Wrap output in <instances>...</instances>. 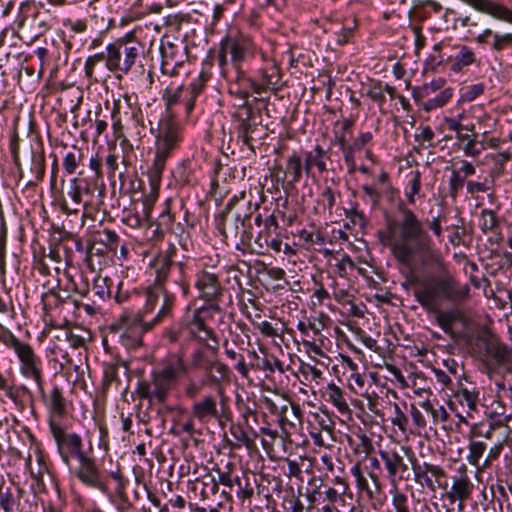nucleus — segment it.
Masks as SVG:
<instances>
[{
    "label": "nucleus",
    "instance_id": "nucleus-1",
    "mask_svg": "<svg viewBox=\"0 0 512 512\" xmlns=\"http://www.w3.org/2000/svg\"><path fill=\"white\" fill-rule=\"evenodd\" d=\"M397 215L387 219L386 238L396 261L405 267H434L445 270V261L425 228L424 222L414 211L400 201Z\"/></svg>",
    "mask_w": 512,
    "mask_h": 512
},
{
    "label": "nucleus",
    "instance_id": "nucleus-2",
    "mask_svg": "<svg viewBox=\"0 0 512 512\" xmlns=\"http://www.w3.org/2000/svg\"><path fill=\"white\" fill-rule=\"evenodd\" d=\"M408 281L416 286L413 295L425 311H436L438 301L459 305L470 297L469 285L460 283L449 272L441 276H431L426 280L417 275H411Z\"/></svg>",
    "mask_w": 512,
    "mask_h": 512
},
{
    "label": "nucleus",
    "instance_id": "nucleus-3",
    "mask_svg": "<svg viewBox=\"0 0 512 512\" xmlns=\"http://www.w3.org/2000/svg\"><path fill=\"white\" fill-rule=\"evenodd\" d=\"M187 372L188 367L183 357L169 354L151 371L150 380L138 382L136 392L141 399H147L151 403H165L169 392Z\"/></svg>",
    "mask_w": 512,
    "mask_h": 512
},
{
    "label": "nucleus",
    "instance_id": "nucleus-4",
    "mask_svg": "<svg viewBox=\"0 0 512 512\" xmlns=\"http://www.w3.org/2000/svg\"><path fill=\"white\" fill-rule=\"evenodd\" d=\"M176 248L171 246L165 253L159 254L151 262L150 267L155 275L157 287L167 288L169 291H180L183 297L189 294L188 282L189 261H175L173 257Z\"/></svg>",
    "mask_w": 512,
    "mask_h": 512
},
{
    "label": "nucleus",
    "instance_id": "nucleus-5",
    "mask_svg": "<svg viewBox=\"0 0 512 512\" xmlns=\"http://www.w3.org/2000/svg\"><path fill=\"white\" fill-rule=\"evenodd\" d=\"M182 140V126L173 118H164L156 135L154 160L148 169L151 186L160 184L166 161L179 148Z\"/></svg>",
    "mask_w": 512,
    "mask_h": 512
},
{
    "label": "nucleus",
    "instance_id": "nucleus-6",
    "mask_svg": "<svg viewBox=\"0 0 512 512\" xmlns=\"http://www.w3.org/2000/svg\"><path fill=\"white\" fill-rule=\"evenodd\" d=\"M5 345L13 349L20 361V373L23 377L32 379L37 386L38 392L44 395V379L41 358L34 352V349L25 342H22L14 335L5 341Z\"/></svg>",
    "mask_w": 512,
    "mask_h": 512
},
{
    "label": "nucleus",
    "instance_id": "nucleus-7",
    "mask_svg": "<svg viewBox=\"0 0 512 512\" xmlns=\"http://www.w3.org/2000/svg\"><path fill=\"white\" fill-rule=\"evenodd\" d=\"M50 432L55 440L59 456L65 465L70 466L71 460L77 461L88 453H93L92 444L84 449L81 436L74 432H67L61 424L54 420L49 423Z\"/></svg>",
    "mask_w": 512,
    "mask_h": 512
},
{
    "label": "nucleus",
    "instance_id": "nucleus-8",
    "mask_svg": "<svg viewBox=\"0 0 512 512\" xmlns=\"http://www.w3.org/2000/svg\"><path fill=\"white\" fill-rule=\"evenodd\" d=\"M150 329L146 319L138 315H126L120 318L114 334L126 349H135L142 345L143 334Z\"/></svg>",
    "mask_w": 512,
    "mask_h": 512
},
{
    "label": "nucleus",
    "instance_id": "nucleus-9",
    "mask_svg": "<svg viewBox=\"0 0 512 512\" xmlns=\"http://www.w3.org/2000/svg\"><path fill=\"white\" fill-rule=\"evenodd\" d=\"M229 367L218 359H211L205 362L204 379L202 382H196L192 379L188 381L184 388V394L193 399L199 395L204 385L218 387L224 380L229 379Z\"/></svg>",
    "mask_w": 512,
    "mask_h": 512
},
{
    "label": "nucleus",
    "instance_id": "nucleus-10",
    "mask_svg": "<svg viewBox=\"0 0 512 512\" xmlns=\"http://www.w3.org/2000/svg\"><path fill=\"white\" fill-rule=\"evenodd\" d=\"M263 65L255 71L253 81H250V88L256 94H262L268 90L277 91L281 87L282 74L275 60L266 57L261 53Z\"/></svg>",
    "mask_w": 512,
    "mask_h": 512
},
{
    "label": "nucleus",
    "instance_id": "nucleus-11",
    "mask_svg": "<svg viewBox=\"0 0 512 512\" xmlns=\"http://www.w3.org/2000/svg\"><path fill=\"white\" fill-rule=\"evenodd\" d=\"M106 68L109 71L128 73L139 57V47L127 43H113L106 46Z\"/></svg>",
    "mask_w": 512,
    "mask_h": 512
},
{
    "label": "nucleus",
    "instance_id": "nucleus-12",
    "mask_svg": "<svg viewBox=\"0 0 512 512\" xmlns=\"http://www.w3.org/2000/svg\"><path fill=\"white\" fill-rule=\"evenodd\" d=\"M401 450L409 458L412 464L414 479L417 483L426 486L428 489L434 491L436 486L443 487L440 482L441 478L446 477L445 470L439 466L428 462L422 464L418 463L413 451L409 447H401ZM447 486L445 483L444 488Z\"/></svg>",
    "mask_w": 512,
    "mask_h": 512
},
{
    "label": "nucleus",
    "instance_id": "nucleus-13",
    "mask_svg": "<svg viewBox=\"0 0 512 512\" xmlns=\"http://www.w3.org/2000/svg\"><path fill=\"white\" fill-rule=\"evenodd\" d=\"M233 208L234 202L231 200L216 217V227L225 239L236 240L239 239L240 226L245 225V221L249 220V214L240 212L232 214Z\"/></svg>",
    "mask_w": 512,
    "mask_h": 512
},
{
    "label": "nucleus",
    "instance_id": "nucleus-14",
    "mask_svg": "<svg viewBox=\"0 0 512 512\" xmlns=\"http://www.w3.org/2000/svg\"><path fill=\"white\" fill-rule=\"evenodd\" d=\"M77 462L78 467L76 469V476L81 483L105 493L107 491V487L103 481L102 474L96 465V461L92 457V453L86 454Z\"/></svg>",
    "mask_w": 512,
    "mask_h": 512
},
{
    "label": "nucleus",
    "instance_id": "nucleus-15",
    "mask_svg": "<svg viewBox=\"0 0 512 512\" xmlns=\"http://www.w3.org/2000/svg\"><path fill=\"white\" fill-rule=\"evenodd\" d=\"M195 287L204 301L215 302L222 296L223 288L218 275L208 270L203 269L195 274Z\"/></svg>",
    "mask_w": 512,
    "mask_h": 512
},
{
    "label": "nucleus",
    "instance_id": "nucleus-16",
    "mask_svg": "<svg viewBox=\"0 0 512 512\" xmlns=\"http://www.w3.org/2000/svg\"><path fill=\"white\" fill-rule=\"evenodd\" d=\"M474 10L491 18L512 25V7L497 0H460Z\"/></svg>",
    "mask_w": 512,
    "mask_h": 512
},
{
    "label": "nucleus",
    "instance_id": "nucleus-17",
    "mask_svg": "<svg viewBox=\"0 0 512 512\" xmlns=\"http://www.w3.org/2000/svg\"><path fill=\"white\" fill-rule=\"evenodd\" d=\"M379 455L387 470V477L393 485L408 479V465L400 453L395 450H379Z\"/></svg>",
    "mask_w": 512,
    "mask_h": 512
},
{
    "label": "nucleus",
    "instance_id": "nucleus-18",
    "mask_svg": "<svg viewBox=\"0 0 512 512\" xmlns=\"http://www.w3.org/2000/svg\"><path fill=\"white\" fill-rule=\"evenodd\" d=\"M484 360L491 367L512 365V349L497 339L488 340L485 342Z\"/></svg>",
    "mask_w": 512,
    "mask_h": 512
},
{
    "label": "nucleus",
    "instance_id": "nucleus-19",
    "mask_svg": "<svg viewBox=\"0 0 512 512\" xmlns=\"http://www.w3.org/2000/svg\"><path fill=\"white\" fill-rule=\"evenodd\" d=\"M223 51L229 53L234 66H242V63L253 55L251 41L243 37H225Z\"/></svg>",
    "mask_w": 512,
    "mask_h": 512
},
{
    "label": "nucleus",
    "instance_id": "nucleus-20",
    "mask_svg": "<svg viewBox=\"0 0 512 512\" xmlns=\"http://www.w3.org/2000/svg\"><path fill=\"white\" fill-rule=\"evenodd\" d=\"M93 194V190L89 184L82 185L78 178H72L69 181L67 195L73 201L75 207L70 208L67 204L63 205V210L66 213H78L79 206L83 205L86 207L89 202L84 198Z\"/></svg>",
    "mask_w": 512,
    "mask_h": 512
},
{
    "label": "nucleus",
    "instance_id": "nucleus-21",
    "mask_svg": "<svg viewBox=\"0 0 512 512\" xmlns=\"http://www.w3.org/2000/svg\"><path fill=\"white\" fill-rule=\"evenodd\" d=\"M194 418L200 423H208L212 419H218L220 414L217 408V400L212 395H206L195 401L191 407Z\"/></svg>",
    "mask_w": 512,
    "mask_h": 512
},
{
    "label": "nucleus",
    "instance_id": "nucleus-22",
    "mask_svg": "<svg viewBox=\"0 0 512 512\" xmlns=\"http://www.w3.org/2000/svg\"><path fill=\"white\" fill-rule=\"evenodd\" d=\"M176 295L175 291H169L167 288L162 289V297L160 304L156 309V314L151 319L147 320V327L153 328L154 326L163 322L166 318L172 316V311L175 306Z\"/></svg>",
    "mask_w": 512,
    "mask_h": 512
},
{
    "label": "nucleus",
    "instance_id": "nucleus-23",
    "mask_svg": "<svg viewBox=\"0 0 512 512\" xmlns=\"http://www.w3.org/2000/svg\"><path fill=\"white\" fill-rule=\"evenodd\" d=\"M206 82L207 77L204 74H200L189 85L183 86V106L186 116L193 112L195 103L204 91Z\"/></svg>",
    "mask_w": 512,
    "mask_h": 512
},
{
    "label": "nucleus",
    "instance_id": "nucleus-24",
    "mask_svg": "<svg viewBox=\"0 0 512 512\" xmlns=\"http://www.w3.org/2000/svg\"><path fill=\"white\" fill-rule=\"evenodd\" d=\"M303 171L304 166L301 157L296 152H293L286 159L282 176L278 175L277 178L278 181H282L283 183L287 181V184L292 186L300 181Z\"/></svg>",
    "mask_w": 512,
    "mask_h": 512
},
{
    "label": "nucleus",
    "instance_id": "nucleus-25",
    "mask_svg": "<svg viewBox=\"0 0 512 512\" xmlns=\"http://www.w3.org/2000/svg\"><path fill=\"white\" fill-rule=\"evenodd\" d=\"M329 158L328 152L320 145H315L312 151L305 152L304 172L309 175L312 167H316L319 173L326 172V159Z\"/></svg>",
    "mask_w": 512,
    "mask_h": 512
},
{
    "label": "nucleus",
    "instance_id": "nucleus-26",
    "mask_svg": "<svg viewBox=\"0 0 512 512\" xmlns=\"http://www.w3.org/2000/svg\"><path fill=\"white\" fill-rule=\"evenodd\" d=\"M454 397L463 407L467 408V416L471 417L474 412H477L479 391L476 387H466L460 383Z\"/></svg>",
    "mask_w": 512,
    "mask_h": 512
},
{
    "label": "nucleus",
    "instance_id": "nucleus-27",
    "mask_svg": "<svg viewBox=\"0 0 512 512\" xmlns=\"http://www.w3.org/2000/svg\"><path fill=\"white\" fill-rule=\"evenodd\" d=\"M435 314V319L439 327L447 334L452 333L453 324L463 317L462 311L456 305L448 310H440L437 306L436 311H427Z\"/></svg>",
    "mask_w": 512,
    "mask_h": 512
},
{
    "label": "nucleus",
    "instance_id": "nucleus-28",
    "mask_svg": "<svg viewBox=\"0 0 512 512\" xmlns=\"http://www.w3.org/2000/svg\"><path fill=\"white\" fill-rule=\"evenodd\" d=\"M473 487V483L466 474H463L460 477H455L451 490L448 493V498L452 503L456 500L463 502L470 497Z\"/></svg>",
    "mask_w": 512,
    "mask_h": 512
},
{
    "label": "nucleus",
    "instance_id": "nucleus-29",
    "mask_svg": "<svg viewBox=\"0 0 512 512\" xmlns=\"http://www.w3.org/2000/svg\"><path fill=\"white\" fill-rule=\"evenodd\" d=\"M30 172L33 175V179L28 181L27 186H34L39 181H42L45 174V154L42 149L31 150Z\"/></svg>",
    "mask_w": 512,
    "mask_h": 512
},
{
    "label": "nucleus",
    "instance_id": "nucleus-30",
    "mask_svg": "<svg viewBox=\"0 0 512 512\" xmlns=\"http://www.w3.org/2000/svg\"><path fill=\"white\" fill-rule=\"evenodd\" d=\"M162 100L165 104L166 117L175 119L174 107L183 104V85L176 88L167 87L162 94Z\"/></svg>",
    "mask_w": 512,
    "mask_h": 512
},
{
    "label": "nucleus",
    "instance_id": "nucleus-31",
    "mask_svg": "<svg viewBox=\"0 0 512 512\" xmlns=\"http://www.w3.org/2000/svg\"><path fill=\"white\" fill-rule=\"evenodd\" d=\"M326 400L330 402L341 414H346L350 411L347 404L344 392L335 383L331 382L326 387Z\"/></svg>",
    "mask_w": 512,
    "mask_h": 512
},
{
    "label": "nucleus",
    "instance_id": "nucleus-32",
    "mask_svg": "<svg viewBox=\"0 0 512 512\" xmlns=\"http://www.w3.org/2000/svg\"><path fill=\"white\" fill-rule=\"evenodd\" d=\"M41 396L44 398L46 406L51 413L62 416L66 412V402L62 395V390L58 386H54L48 396L45 394Z\"/></svg>",
    "mask_w": 512,
    "mask_h": 512
},
{
    "label": "nucleus",
    "instance_id": "nucleus-33",
    "mask_svg": "<svg viewBox=\"0 0 512 512\" xmlns=\"http://www.w3.org/2000/svg\"><path fill=\"white\" fill-rule=\"evenodd\" d=\"M68 297L61 295L59 291L55 289H49L41 296V302L43 304V310L45 317H52V313L61 307Z\"/></svg>",
    "mask_w": 512,
    "mask_h": 512
},
{
    "label": "nucleus",
    "instance_id": "nucleus-34",
    "mask_svg": "<svg viewBox=\"0 0 512 512\" xmlns=\"http://www.w3.org/2000/svg\"><path fill=\"white\" fill-rule=\"evenodd\" d=\"M476 62L475 52L468 46H461L455 55L450 69L453 72H460L463 68L468 67Z\"/></svg>",
    "mask_w": 512,
    "mask_h": 512
},
{
    "label": "nucleus",
    "instance_id": "nucleus-35",
    "mask_svg": "<svg viewBox=\"0 0 512 512\" xmlns=\"http://www.w3.org/2000/svg\"><path fill=\"white\" fill-rule=\"evenodd\" d=\"M209 311V308L207 307H201L196 310H194L192 318L187 324V330L191 338H195L198 333L202 331L204 327L207 325L205 324V317L204 314H207Z\"/></svg>",
    "mask_w": 512,
    "mask_h": 512
},
{
    "label": "nucleus",
    "instance_id": "nucleus-36",
    "mask_svg": "<svg viewBox=\"0 0 512 512\" xmlns=\"http://www.w3.org/2000/svg\"><path fill=\"white\" fill-rule=\"evenodd\" d=\"M162 297V288L157 287L154 282V287L150 288L146 292V302L144 306V315L141 318L146 319L148 313L156 311Z\"/></svg>",
    "mask_w": 512,
    "mask_h": 512
},
{
    "label": "nucleus",
    "instance_id": "nucleus-37",
    "mask_svg": "<svg viewBox=\"0 0 512 512\" xmlns=\"http://www.w3.org/2000/svg\"><path fill=\"white\" fill-rule=\"evenodd\" d=\"M341 194L338 190L333 189L329 185H325L318 198V203L323 206L324 209H327L329 214H332V210L336 205L337 197H340Z\"/></svg>",
    "mask_w": 512,
    "mask_h": 512
},
{
    "label": "nucleus",
    "instance_id": "nucleus-38",
    "mask_svg": "<svg viewBox=\"0 0 512 512\" xmlns=\"http://www.w3.org/2000/svg\"><path fill=\"white\" fill-rule=\"evenodd\" d=\"M499 226V220L496 213L491 209H482L479 216V228L486 234L494 231Z\"/></svg>",
    "mask_w": 512,
    "mask_h": 512
},
{
    "label": "nucleus",
    "instance_id": "nucleus-39",
    "mask_svg": "<svg viewBox=\"0 0 512 512\" xmlns=\"http://www.w3.org/2000/svg\"><path fill=\"white\" fill-rule=\"evenodd\" d=\"M82 152L80 149L73 147L72 151L65 154L63 158V169L67 175H72L76 172L79 164L82 161Z\"/></svg>",
    "mask_w": 512,
    "mask_h": 512
},
{
    "label": "nucleus",
    "instance_id": "nucleus-40",
    "mask_svg": "<svg viewBox=\"0 0 512 512\" xmlns=\"http://www.w3.org/2000/svg\"><path fill=\"white\" fill-rule=\"evenodd\" d=\"M223 78L227 83H237L239 85H247L250 87V81H253V77L247 76L242 66H234L229 71H224Z\"/></svg>",
    "mask_w": 512,
    "mask_h": 512
},
{
    "label": "nucleus",
    "instance_id": "nucleus-41",
    "mask_svg": "<svg viewBox=\"0 0 512 512\" xmlns=\"http://www.w3.org/2000/svg\"><path fill=\"white\" fill-rule=\"evenodd\" d=\"M93 292L100 299L105 300L111 297L113 292V282L108 277L98 276L94 280Z\"/></svg>",
    "mask_w": 512,
    "mask_h": 512
},
{
    "label": "nucleus",
    "instance_id": "nucleus-42",
    "mask_svg": "<svg viewBox=\"0 0 512 512\" xmlns=\"http://www.w3.org/2000/svg\"><path fill=\"white\" fill-rule=\"evenodd\" d=\"M452 89L446 88L440 91L435 97L428 99L423 103L425 111H431L444 106L452 98Z\"/></svg>",
    "mask_w": 512,
    "mask_h": 512
},
{
    "label": "nucleus",
    "instance_id": "nucleus-43",
    "mask_svg": "<svg viewBox=\"0 0 512 512\" xmlns=\"http://www.w3.org/2000/svg\"><path fill=\"white\" fill-rule=\"evenodd\" d=\"M434 131L429 126H419L414 134V141L421 148L433 147Z\"/></svg>",
    "mask_w": 512,
    "mask_h": 512
},
{
    "label": "nucleus",
    "instance_id": "nucleus-44",
    "mask_svg": "<svg viewBox=\"0 0 512 512\" xmlns=\"http://www.w3.org/2000/svg\"><path fill=\"white\" fill-rule=\"evenodd\" d=\"M200 344L204 345L208 350L216 353L218 350V341L211 328L208 326L204 327L198 335L194 338Z\"/></svg>",
    "mask_w": 512,
    "mask_h": 512
},
{
    "label": "nucleus",
    "instance_id": "nucleus-45",
    "mask_svg": "<svg viewBox=\"0 0 512 512\" xmlns=\"http://www.w3.org/2000/svg\"><path fill=\"white\" fill-rule=\"evenodd\" d=\"M486 450V444L482 441H472L469 444V453L467 455V461L475 466L478 471H481L479 467V460L483 456Z\"/></svg>",
    "mask_w": 512,
    "mask_h": 512
},
{
    "label": "nucleus",
    "instance_id": "nucleus-46",
    "mask_svg": "<svg viewBox=\"0 0 512 512\" xmlns=\"http://www.w3.org/2000/svg\"><path fill=\"white\" fill-rule=\"evenodd\" d=\"M223 347L225 348V354L229 359L238 360L237 364L235 365V370L243 377H248L249 369L245 363L244 356L237 353L234 349L229 348L227 340L223 342Z\"/></svg>",
    "mask_w": 512,
    "mask_h": 512
},
{
    "label": "nucleus",
    "instance_id": "nucleus-47",
    "mask_svg": "<svg viewBox=\"0 0 512 512\" xmlns=\"http://www.w3.org/2000/svg\"><path fill=\"white\" fill-rule=\"evenodd\" d=\"M462 150L467 157H478L485 149L484 145L477 140V134H471V137L462 145Z\"/></svg>",
    "mask_w": 512,
    "mask_h": 512
},
{
    "label": "nucleus",
    "instance_id": "nucleus-48",
    "mask_svg": "<svg viewBox=\"0 0 512 512\" xmlns=\"http://www.w3.org/2000/svg\"><path fill=\"white\" fill-rule=\"evenodd\" d=\"M512 44V32L499 33L494 32L493 41L490 44V49L494 52H501L504 49L511 47Z\"/></svg>",
    "mask_w": 512,
    "mask_h": 512
},
{
    "label": "nucleus",
    "instance_id": "nucleus-49",
    "mask_svg": "<svg viewBox=\"0 0 512 512\" xmlns=\"http://www.w3.org/2000/svg\"><path fill=\"white\" fill-rule=\"evenodd\" d=\"M421 190V175L419 171H416L412 178L409 180L408 187L405 191V197L410 205H414L416 202L415 196L419 194Z\"/></svg>",
    "mask_w": 512,
    "mask_h": 512
},
{
    "label": "nucleus",
    "instance_id": "nucleus-50",
    "mask_svg": "<svg viewBox=\"0 0 512 512\" xmlns=\"http://www.w3.org/2000/svg\"><path fill=\"white\" fill-rule=\"evenodd\" d=\"M50 352L53 356V359L59 362L61 369L71 363V357L68 351L59 343H53L50 347Z\"/></svg>",
    "mask_w": 512,
    "mask_h": 512
},
{
    "label": "nucleus",
    "instance_id": "nucleus-51",
    "mask_svg": "<svg viewBox=\"0 0 512 512\" xmlns=\"http://www.w3.org/2000/svg\"><path fill=\"white\" fill-rule=\"evenodd\" d=\"M484 84L476 83L465 86L461 89V100L464 102H470L476 99L484 92Z\"/></svg>",
    "mask_w": 512,
    "mask_h": 512
},
{
    "label": "nucleus",
    "instance_id": "nucleus-52",
    "mask_svg": "<svg viewBox=\"0 0 512 512\" xmlns=\"http://www.w3.org/2000/svg\"><path fill=\"white\" fill-rule=\"evenodd\" d=\"M361 189L365 195V197L368 198L369 202L371 203V206L373 208H376L379 206L381 201V192L377 189L375 184H363L361 186Z\"/></svg>",
    "mask_w": 512,
    "mask_h": 512
},
{
    "label": "nucleus",
    "instance_id": "nucleus-53",
    "mask_svg": "<svg viewBox=\"0 0 512 512\" xmlns=\"http://www.w3.org/2000/svg\"><path fill=\"white\" fill-rule=\"evenodd\" d=\"M106 57H107V51L96 53L87 58V60L85 62L84 69H85V74L88 78H92L94 69L99 63H101L103 61L106 62Z\"/></svg>",
    "mask_w": 512,
    "mask_h": 512
},
{
    "label": "nucleus",
    "instance_id": "nucleus-54",
    "mask_svg": "<svg viewBox=\"0 0 512 512\" xmlns=\"http://www.w3.org/2000/svg\"><path fill=\"white\" fill-rule=\"evenodd\" d=\"M260 368L265 371H268L269 373H274L275 371L284 373L286 371L283 362L276 357L263 358L260 364Z\"/></svg>",
    "mask_w": 512,
    "mask_h": 512
},
{
    "label": "nucleus",
    "instance_id": "nucleus-55",
    "mask_svg": "<svg viewBox=\"0 0 512 512\" xmlns=\"http://www.w3.org/2000/svg\"><path fill=\"white\" fill-rule=\"evenodd\" d=\"M231 434L240 444L245 445L247 448H250L254 444L255 438L257 437V433L255 431H253V437H251L241 427L232 428Z\"/></svg>",
    "mask_w": 512,
    "mask_h": 512
},
{
    "label": "nucleus",
    "instance_id": "nucleus-56",
    "mask_svg": "<svg viewBox=\"0 0 512 512\" xmlns=\"http://www.w3.org/2000/svg\"><path fill=\"white\" fill-rule=\"evenodd\" d=\"M255 244H257L259 248H263L265 245L266 247L271 248L275 252H280L282 249V241L280 239H278V238L269 239L268 236L262 235L261 232L255 238Z\"/></svg>",
    "mask_w": 512,
    "mask_h": 512
},
{
    "label": "nucleus",
    "instance_id": "nucleus-57",
    "mask_svg": "<svg viewBox=\"0 0 512 512\" xmlns=\"http://www.w3.org/2000/svg\"><path fill=\"white\" fill-rule=\"evenodd\" d=\"M120 101L116 100L113 103V108L111 110V119H112V128L114 130V134L119 137L121 131L123 129L121 117H120Z\"/></svg>",
    "mask_w": 512,
    "mask_h": 512
},
{
    "label": "nucleus",
    "instance_id": "nucleus-58",
    "mask_svg": "<svg viewBox=\"0 0 512 512\" xmlns=\"http://www.w3.org/2000/svg\"><path fill=\"white\" fill-rule=\"evenodd\" d=\"M249 89L247 85H239L237 83H228V92L231 95L237 96L243 101V105L247 103L249 97Z\"/></svg>",
    "mask_w": 512,
    "mask_h": 512
},
{
    "label": "nucleus",
    "instance_id": "nucleus-59",
    "mask_svg": "<svg viewBox=\"0 0 512 512\" xmlns=\"http://www.w3.org/2000/svg\"><path fill=\"white\" fill-rule=\"evenodd\" d=\"M62 336L64 337V341H66L73 349H78L85 346L86 339L82 335L74 334L73 332L64 330L62 332Z\"/></svg>",
    "mask_w": 512,
    "mask_h": 512
},
{
    "label": "nucleus",
    "instance_id": "nucleus-60",
    "mask_svg": "<svg viewBox=\"0 0 512 512\" xmlns=\"http://www.w3.org/2000/svg\"><path fill=\"white\" fill-rule=\"evenodd\" d=\"M16 505V501L10 490L0 491V507L4 512H12Z\"/></svg>",
    "mask_w": 512,
    "mask_h": 512
},
{
    "label": "nucleus",
    "instance_id": "nucleus-61",
    "mask_svg": "<svg viewBox=\"0 0 512 512\" xmlns=\"http://www.w3.org/2000/svg\"><path fill=\"white\" fill-rule=\"evenodd\" d=\"M252 111L250 108L246 109V115L243 117L239 124V133L252 134L256 129V124L251 122Z\"/></svg>",
    "mask_w": 512,
    "mask_h": 512
},
{
    "label": "nucleus",
    "instance_id": "nucleus-62",
    "mask_svg": "<svg viewBox=\"0 0 512 512\" xmlns=\"http://www.w3.org/2000/svg\"><path fill=\"white\" fill-rule=\"evenodd\" d=\"M252 325L258 329L265 337L274 338L278 335L276 328L272 326V324L266 320L257 322L252 320Z\"/></svg>",
    "mask_w": 512,
    "mask_h": 512
},
{
    "label": "nucleus",
    "instance_id": "nucleus-63",
    "mask_svg": "<svg viewBox=\"0 0 512 512\" xmlns=\"http://www.w3.org/2000/svg\"><path fill=\"white\" fill-rule=\"evenodd\" d=\"M249 214V220L245 221V225L240 226V235H239V241L244 244L248 245L250 241L253 238V231H252V224H251V218L252 214Z\"/></svg>",
    "mask_w": 512,
    "mask_h": 512
},
{
    "label": "nucleus",
    "instance_id": "nucleus-64",
    "mask_svg": "<svg viewBox=\"0 0 512 512\" xmlns=\"http://www.w3.org/2000/svg\"><path fill=\"white\" fill-rule=\"evenodd\" d=\"M236 485L238 487V495H241L243 498H249L253 494V489L249 487V482L246 479L245 483H243V480L236 476L235 478H232V487Z\"/></svg>",
    "mask_w": 512,
    "mask_h": 512
}]
</instances>
